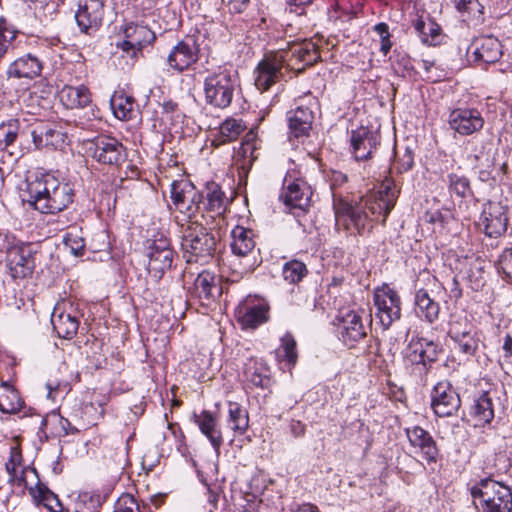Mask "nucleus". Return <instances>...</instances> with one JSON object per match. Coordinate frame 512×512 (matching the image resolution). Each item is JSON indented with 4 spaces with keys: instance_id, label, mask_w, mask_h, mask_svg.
<instances>
[{
    "instance_id": "nucleus-1",
    "label": "nucleus",
    "mask_w": 512,
    "mask_h": 512,
    "mask_svg": "<svg viewBox=\"0 0 512 512\" xmlns=\"http://www.w3.org/2000/svg\"><path fill=\"white\" fill-rule=\"evenodd\" d=\"M320 59V52L311 40L292 43L286 49L266 53L255 70V85L266 91L276 82L285 79L290 71L302 72Z\"/></svg>"
},
{
    "instance_id": "nucleus-2",
    "label": "nucleus",
    "mask_w": 512,
    "mask_h": 512,
    "mask_svg": "<svg viewBox=\"0 0 512 512\" xmlns=\"http://www.w3.org/2000/svg\"><path fill=\"white\" fill-rule=\"evenodd\" d=\"M26 201L44 214H55L67 209L75 198L73 185L64 178L46 173L28 177Z\"/></svg>"
},
{
    "instance_id": "nucleus-3",
    "label": "nucleus",
    "mask_w": 512,
    "mask_h": 512,
    "mask_svg": "<svg viewBox=\"0 0 512 512\" xmlns=\"http://www.w3.org/2000/svg\"><path fill=\"white\" fill-rule=\"evenodd\" d=\"M441 351L432 340L423 337L411 339L405 352L404 367L416 383L426 384L427 376Z\"/></svg>"
},
{
    "instance_id": "nucleus-4",
    "label": "nucleus",
    "mask_w": 512,
    "mask_h": 512,
    "mask_svg": "<svg viewBox=\"0 0 512 512\" xmlns=\"http://www.w3.org/2000/svg\"><path fill=\"white\" fill-rule=\"evenodd\" d=\"M441 351L432 340L423 337L411 339L405 352L404 367L416 383L426 384L427 376Z\"/></svg>"
},
{
    "instance_id": "nucleus-5",
    "label": "nucleus",
    "mask_w": 512,
    "mask_h": 512,
    "mask_svg": "<svg viewBox=\"0 0 512 512\" xmlns=\"http://www.w3.org/2000/svg\"><path fill=\"white\" fill-rule=\"evenodd\" d=\"M181 248L187 263L205 264L213 257L216 239L197 219L183 229Z\"/></svg>"
},
{
    "instance_id": "nucleus-6",
    "label": "nucleus",
    "mask_w": 512,
    "mask_h": 512,
    "mask_svg": "<svg viewBox=\"0 0 512 512\" xmlns=\"http://www.w3.org/2000/svg\"><path fill=\"white\" fill-rule=\"evenodd\" d=\"M470 492L479 512H512V492L498 481L481 479L470 488Z\"/></svg>"
},
{
    "instance_id": "nucleus-7",
    "label": "nucleus",
    "mask_w": 512,
    "mask_h": 512,
    "mask_svg": "<svg viewBox=\"0 0 512 512\" xmlns=\"http://www.w3.org/2000/svg\"><path fill=\"white\" fill-rule=\"evenodd\" d=\"M0 250L6 253V266L13 279H24L32 274L35 267L32 244L13 234L0 233Z\"/></svg>"
},
{
    "instance_id": "nucleus-8",
    "label": "nucleus",
    "mask_w": 512,
    "mask_h": 512,
    "mask_svg": "<svg viewBox=\"0 0 512 512\" xmlns=\"http://www.w3.org/2000/svg\"><path fill=\"white\" fill-rule=\"evenodd\" d=\"M238 86V77L234 71L218 67L204 80L205 100L214 108L225 109L230 106Z\"/></svg>"
},
{
    "instance_id": "nucleus-9",
    "label": "nucleus",
    "mask_w": 512,
    "mask_h": 512,
    "mask_svg": "<svg viewBox=\"0 0 512 512\" xmlns=\"http://www.w3.org/2000/svg\"><path fill=\"white\" fill-rule=\"evenodd\" d=\"M312 194L310 185L303 178L297 177L295 171H291L283 180L279 199L286 210L301 223L300 217L304 216L311 206Z\"/></svg>"
},
{
    "instance_id": "nucleus-10",
    "label": "nucleus",
    "mask_w": 512,
    "mask_h": 512,
    "mask_svg": "<svg viewBox=\"0 0 512 512\" xmlns=\"http://www.w3.org/2000/svg\"><path fill=\"white\" fill-rule=\"evenodd\" d=\"M253 236L252 230L242 226H236L231 231L233 259L230 260L229 266L232 269V281H238L254 270V262L250 259V253L255 247Z\"/></svg>"
},
{
    "instance_id": "nucleus-11",
    "label": "nucleus",
    "mask_w": 512,
    "mask_h": 512,
    "mask_svg": "<svg viewBox=\"0 0 512 512\" xmlns=\"http://www.w3.org/2000/svg\"><path fill=\"white\" fill-rule=\"evenodd\" d=\"M171 200L176 210L187 219L188 224L194 221L202 209L203 193L189 180L173 181L171 184Z\"/></svg>"
},
{
    "instance_id": "nucleus-12",
    "label": "nucleus",
    "mask_w": 512,
    "mask_h": 512,
    "mask_svg": "<svg viewBox=\"0 0 512 512\" xmlns=\"http://www.w3.org/2000/svg\"><path fill=\"white\" fill-rule=\"evenodd\" d=\"M398 191L393 180L386 178L377 192L371 193L359 201L374 222L385 223L387 216L395 206Z\"/></svg>"
},
{
    "instance_id": "nucleus-13",
    "label": "nucleus",
    "mask_w": 512,
    "mask_h": 512,
    "mask_svg": "<svg viewBox=\"0 0 512 512\" xmlns=\"http://www.w3.org/2000/svg\"><path fill=\"white\" fill-rule=\"evenodd\" d=\"M335 220L337 225H342L347 231L356 234H363L373 227V218L366 211L365 206L360 202L351 205L340 201L334 204Z\"/></svg>"
},
{
    "instance_id": "nucleus-14",
    "label": "nucleus",
    "mask_w": 512,
    "mask_h": 512,
    "mask_svg": "<svg viewBox=\"0 0 512 512\" xmlns=\"http://www.w3.org/2000/svg\"><path fill=\"white\" fill-rule=\"evenodd\" d=\"M89 151L94 160L104 165L119 167L127 160L126 148L110 136L96 137L91 141Z\"/></svg>"
},
{
    "instance_id": "nucleus-15",
    "label": "nucleus",
    "mask_w": 512,
    "mask_h": 512,
    "mask_svg": "<svg viewBox=\"0 0 512 512\" xmlns=\"http://www.w3.org/2000/svg\"><path fill=\"white\" fill-rule=\"evenodd\" d=\"M148 273L159 280L164 273L172 267L174 251L170 245V241L160 236L149 242L147 246Z\"/></svg>"
},
{
    "instance_id": "nucleus-16",
    "label": "nucleus",
    "mask_w": 512,
    "mask_h": 512,
    "mask_svg": "<svg viewBox=\"0 0 512 512\" xmlns=\"http://www.w3.org/2000/svg\"><path fill=\"white\" fill-rule=\"evenodd\" d=\"M374 304L376 306V317L382 327L388 329L392 323L401 317V300L398 293L384 285L374 293Z\"/></svg>"
},
{
    "instance_id": "nucleus-17",
    "label": "nucleus",
    "mask_w": 512,
    "mask_h": 512,
    "mask_svg": "<svg viewBox=\"0 0 512 512\" xmlns=\"http://www.w3.org/2000/svg\"><path fill=\"white\" fill-rule=\"evenodd\" d=\"M448 335L456 349L465 356L471 357L477 351L480 341L475 327L466 317L453 318L449 323Z\"/></svg>"
},
{
    "instance_id": "nucleus-18",
    "label": "nucleus",
    "mask_w": 512,
    "mask_h": 512,
    "mask_svg": "<svg viewBox=\"0 0 512 512\" xmlns=\"http://www.w3.org/2000/svg\"><path fill=\"white\" fill-rule=\"evenodd\" d=\"M507 207L501 202L488 201L483 204L479 227L490 238L502 236L508 225Z\"/></svg>"
},
{
    "instance_id": "nucleus-19",
    "label": "nucleus",
    "mask_w": 512,
    "mask_h": 512,
    "mask_svg": "<svg viewBox=\"0 0 512 512\" xmlns=\"http://www.w3.org/2000/svg\"><path fill=\"white\" fill-rule=\"evenodd\" d=\"M460 406V397L449 381L436 383L431 391V407L438 417H450Z\"/></svg>"
},
{
    "instance_id": "nucleus-20",
    "label": "nucleus",
    "mask_w": 512,
    "mask_h": 512,
    "mask_svg": "<svg viewBox=\"0 0 512 512\" xmlns=\"http://www.w3.org/2000/svg\"><path fill=\"white\" fill-rule=\"evenodd\" d=\"M124 40L117 44L127 54L135 57L145 46L150 45L156 39L155 33L147 26L138 23H130L123 29Z\"/></svg>"
},
{
    "instance_id": "nucleus-21",
    "label": "nucleus",
    "mask_w": 512,
    "mask_h": 512,
    "mask_svg": "<svg viewBox=\"0 0 512 512\" xmlns=\"http://www.w3.org/2000/svg\"><path fill=\"white\" fill-rule=\"evenodd\" d=\"M409 444L420 454L427 464L436 463L439 456V449L433 436L422 427L415 425L405 429Z\"/></svg>"
},
{
    "instance_id": "nucleus-22",
    "label": "nucleus",
    "mask_w": 512,
    "mask_h": 512,
    "mask_svg": "<svg viewBox=\"0 0 512 512\" xmlns=\"http://www.w3.org/2000/svg\"><path fill=\"white\" fill-rule=\"evenodd\" d=\"M452 130L462 136L472 135L484 126V118L479 110L474 108H456L448 118Z\"/></svg>"
},
{
    "instance_id": "nucleus-23",
    "label": "nucleus",
    "mask_w": 512,
    "mask_h": 512,
    "mask_svg": "<svg viewBox=\"0 0 512 512\" xmlns=\"http://www.w3.org/2000/svg\"><path fill=\"white\" fill-rule=\"evenodd\" d=\"M43 67L44 63L37 55L26 53L8 65L6 77L8 80L31 81L41 75Z\"/></svg>"
},
{
    "instance_id": "nucleus-24",
    "label": "nucleus",
    "mask_w": 512,
    "mask_h": 512,
    "mask_svg": "<svg viewBox=\"0 0 512 512\" xmlns=\"http://www.w3.org/2000/svg\"><path fill=\"white\" fill-rule=\"evenodd\" d=\"M380 143V137L367 127H359L351 131V152L357 161L368 160Z\"/></svg>"
},
{
    "instance_id": "nucleus-25",
    "label": "nucleus",
    "mask_w": 512,
    "mask_h": 512,
    "mask_svg": "<svg viewBox=\"0 0 512 512\" xmlns=\"http://www.w3.org/2000/svg\"><path fill=\"white\" fill-rule=\"evenodd\" d=\"M339 336L348 347H354L357 342L366 337V327L362 315L356 311H348L338 319Z\"/></svg>"
},
{
    "instance_id": "nucleus-26",
    "label": "nucleus",
    "mask_w": 512,
    "mask_h": 512,
    "mask_svg": "<svg viewBox=\"0 0 512 512\" xmlns=\"http://www.w3.org/2000/svg\"><path fill=\"white\" fill-rule=\"evenodd\" d=\"M103 16L104 6L101 0H86L79 6L75 19L82 32L92 34L101 26Z\"/></svg>"
},
{
    "instance_id": "nucleus-27",
    "label": "nucleus",
    "mask_w": 512,
    "mask_h": 512,
    "mask_svg": "<svg viewBox=\"0 0 512 512\" xmlns=\"http://www.w3.org/2000/svg\"><path fill=\"white\" fill-rule=\"evenodd\" d=\"M199 48L192 38L182 40L170 51L167 62L170 68L178 72L188 69L198 60Z\"/></svg>"
},
{
    "instance_id": "nucleus-28",
    "label": "nucleus",
    "mask_w": 512,
    "mask_h": 512,
    "mask_svg": "<svg viewBox=\"0 0 512 512\" xmlns=\"http://www.w3.org/2000/svg\"><path fill=\"white\" fill-rule=\"evenodd\" d=\"M471 48L474 62L483 64H492L497 62L502 56L501 43L493 36H485L476 39Z\"/></svg>"
},
{
    "instance_id": "nucleus-29",
    "label": "nucleus",
    "mask_w": 512,
    "mask_h": 512,
    "mask_svg": "<svg viewBox=\"0 0 512 512\" xmlns=\"http://www.w3.org/2000/svg\"><path fill=\"white\" fill-rule=\"evenodd\" d=\"M53 329L60 338L72 339L79 328L78 317L72 311H66L56 306L51 315Z\"/></svg>"
},
{
    "instance_id": "nucleus-30",
    "label": "nucleus",
    "mask_w": 512,
    "mask_h": 512,
    "mask_svg": "<svg viewBox=\"0 0 512 512\" xmlns=\"http://www.w3.org/2000/svg\"><path fill=\"white\" fill-rule=\"evenodd\" d=\"M245 381L254 387L267 389L271 386L270 369L261 358H249L244 366Z\"/></svg>"
},
{
    "instance_id": "nucleus-31",
    "label": "nucleus",
    "mask_w": 512,
    "mask_h": 512,
    "mask_svg": "<svg viewBox=\"0 0 512 512\" xmlns=\"http://www.w3.org/2000/svg\"><path fill=\"white\" fill-rule=\"evenodd\" d=\"M288 126L290 136L300 138L308 136L313 122V111L302 105L297 106L294 110L288 112Z\"/></svg>"
},
{
    "instance_id": "nucleus-32",
    "label": "nucleus",
    "mask_w": 512,
    "mask_h": 512,
    "mask_svg": "<svg viewBox=\"0 0 512 512\" xmlns=\"http://www.w3.org/2000/svg\"><path fill=\"white\" fill-rule=\"evenodd\" d=\"M193 293L200 300H215L222 293L218 277L210 271H202L194 281Z\"/></svg>"
},
{
    "instance_id": "nucleus-33",
    "label": "nucleus",
    "mask_w": 512,
    "mask_h": 512,
    "mask_svg": "<svg viewBox=\"0 0 512 512\" xmlns=\"http://www.w3.org/2000/svg\"><path fill=\"white\" fill-rule=\"evenodd\" d=\"M59 97L63 105L69 109L84 108L92 101L90 90L84 85H66L60 90Z\"/></svg>"
},
{
    "instance_id": "nucleus-34",
    "label": "nucleus",
    "mask_w": 512,
    "mask_h": 512,
    "mask_svg": "<svg viewBox=\"0 0 512 512\" xmlns=\"http://www.w3.org/2000/svg\"><path fill=\"white\" fill-rule=\"evenodd\" d=\"M414 302L415 312L420 319L434 323L439 318L440 305L430 297L425 289L416 291Z\"/></svg>"
},
{
    "instance_id": "nucleus-35",
    "label": "nucleus",
    "mask_w": 512,
    "mask_h": 512,
    "mask_svg": "<svg viewBox=\"0 0 512 512\" xmlns=\"http://www.w3.org/2000/svg\"><path fill=\"white\" fill-rule=\"evenodd\" d=\"M195 422L200 431L208 438L216 454L220 453V447L223 444L221 431L217 428V421L209 411H202L195 415Z\"/></svg>"
},
{
    "instance_id": "nucleus-36",
    "label": "nucleus",
    "mask_w": 512,
    "mask_h": 512,
    "mask_svg": "<svg viewBox=\"0 0 512 512\" xmlns=\"http://www.w3.org/2000/svg\"><path fill=\"white\" fill-rule=\"evenodd\" d=\"M226 204L227 198L220 186L215 182L207 183L201 203L203 209L221 215L226 209Z\"/></svg>"
},
{
    "instance_id": "nucleus-37",
    "label": "nucleus",
    "mask_w": 512,
    "mask_h": 512,
    "mask_svg": "<svg viewBox=\"0 0 512 512\" xmlns=\"http://www.w3.org/2000/svg\"><path fill=\"white\" fill-rule=\"evenodd\" d=\"M267 307L263 304H245L238 309V317L245 328H256L267 320Z\"/></svg>"
},
{
    "instance_id": "nucleus-38",
    "label": "nucleus",
    "mask_w": 512,
    "mask_h": 512,
    "mask_svg": "<svg viewBox=\"0 0 512 512\" xmlns=\"http://www.w3.org/2000/svg\"><path fill=\"white\" fill-rule=\"evenodd\" d=\"M110 106L114 115L120 120H130L135 116V100L123 91H117L111 96Z\"/></svg>"
},
{
    "instance_id": "nucleus-39",
    "label": "nucleus",
    "mask_w": 512,
    "mask_h": 512,
    "mask_svg": "<svg viewBox=\"0 0 512 512\" xmlns=\"http://www.w3.org/2000/svg\"><path fill=\"white\" fill-rule=\"evenodd\" d=\"M413 26L422 43L426 45L439 43L441 27L432 19L418 18Z\"/></svg>"
},
{
    "instance_id": "nucleus-40",
    "label": "nucleus",
    "mask_w": 512,
    "mask_h": 512,
    "mask_svg": "<svg viewBox=\"0 0 512 512\" xmlns=\"http://www.w3.org/2000/svg\"><path fill=\"white\" fill-rule=\"evenodd\" d=\"M23 406L18 391L7 382L0 385V411L3 413H17Z\"/></svg>"
},
{
    "instance_id": "nucleus-41",
    "label": "nucleus",
    "mask_w": 512,
    "mask_h": 512,
    "mask_svg": "<svg viewBox=\"0 0 512 512\" xmlns=\"http://www.w3.org/2000/svg\"><path fill=\"white\" fill-rule=\"evenodd\" d=\"M29 493L38 504H42L51 512H59L62 509V504L57 495L40 482L35 487H30Z\"/></svg>"
},
{
    "instance_id": "nucleus-42",
    "label": "nucleus",
    "mask_w": 512,
    "mask_h": 512,
    "mask_svg": "<svg viewBox=\"0 0 512 512\" xmlns=\"http://www.w3.org/2000/svg\"><path fill=\"white\" fill-rule=\"evenodd\" d=\"M228 424L236 434L243 435L249 427L248 411L237 402H229Z\"/></svg>"
},
{
    "instance_id": "nucleus-43",
    "label": "nucleus",
    "mask_w": 512,
    "mask_h": 512,
    "mask_svg": "<svg viewBox=\"0 0 512 512\" xmlns=\"http://www.w3.org/2000/svg\"><path fill=\"white\" fill-rule=\"evenodd\" d=\"M472 414L480 424H487L494 418L493 399L489 392H483L472 407Z\"/></svg>"
},
{
    "instance_id": "nucleus-44",
    "label": "nucleus",
    "mask_w": 512,
    "mask_h": 512,
    "mask_svg": "<svg viewBox=\"0 0 512 512\" xmlns=\"http://www.w3.org/2000/svg\"><path fill=\"white\" fill-rule=\"evenodd\" d=\"M279 354L282 360L286 361L291 368L294 367L298 360L297 343L294 336L290 332H286L280 339Z\"/></svg>"
},
{
    "instance_id": "nucleus-45",
    "label": "nucleus",
    "mask_w": 512,
    "mask_h": 512,
    "mask_svg": "<svg viewBox=\"0 0 512 512\" xmlns=\"http://www.w3.org/2000/svg\"><path fill=\"white\" fill-rule=\"evenodd\" d=\"M308 273L306 265L299 260H290L283 265L282 275L290 284L299 283Z\"/></svg>"
},
{
    "instance_id": "nucleus-46",
    "label": "nucleus",
    "mask_w": 512,
    "mask_h": 512,
    "mask_svg": "<svg viewBox=\"0 0 512 512\" xmlns=\"http://www.w3.org/2000/svg\"><path fill=\"white\" fill-rule=\"evenodd\" d=\"M246 129L242 120L228 118L219 127V135L222 142H231L236 140Z\"/></svg>"
},
{
    "instance_id": "nucleus-47",
    "label": "nucleus",
    "mask_w": 512,
    "mask_h": 512,
    "mask_svg": "<svg viewBox=\"0 0 512 512\" xmlns=\"http://www.w3.org/2000/svg\"><path fill=\"white\" fill-rule=\"evenodd\" d=\"M458 12L477 21L483 20L484 6L479 0H453Z\"/></svg>"
},
{
    "instance_id": "nucleus-48",
    "label": "nucleus",
    "mask_w": 512,
    "mask_h": 512,
    "mask_svg": "<svg viewBox=\"0 0 512 512\" xmlns=\"http://www.w3.org/2000/svg\"><path fill=\"white\" fill-rule=\"evenodd\" d=\"M21 123L17 118H11L0 124V141H4V147L12 145L20 132Z\"/></svg>"
},
{
    "instance_id": "nucleus-49",
    "label": "nucleus",
    "mask_w": 512,
    "mask_h": 512,
    "mask_svg": "<svg viewBox=\"0 0 512 512\" xmlns=\"http://www.w3.org/2000/svg\"><path fill=\"white\" fill-rule=\"evenodd\" d=\"M448 180L449 190L451 193L456 194L460 198H464L470 193V181L467 177L450 173L448 175Z\"/></svg>"
},
{
    "instance_id": "nucleus-50",
    "label": "nucleus",
    "mask_w": 512,
    "mask_h": 512,
    "mask_svg": "<svg viewBox=\"0 0 512 512\" xmlns=\"http://www.w3.org/2000/svg\"><path fill=\"white\" fill-rule=\"evenodd\" d=\"M64 244L74 256H82L85 248L84 239L74 231L66 233Z\"/></svg>"
},
{
    "instance_id": "nucleus-51",
    "label": "nucleus",
    "mask_w": 512,
    "mask_h": 512,
    "mask_svg": "<svg viewBox=\"0 0 512 512\" xmlns=\"http://www.w3.org/2000/svg\"><path fill=\"white\" fill-rule=\"evenodd\" d=\"M374 31L380 37V52L384 56H386L392 48V42L390 40L391 34L389 32V26L386 23L381 22L374 26Z\"/></svg>"
},
{
    "instance_id": "nucleus-52",
    "label": "nucleus",
    "mask_w": 512,
    "mask_h": 512,
    "mask_svg": "<svg viewBox=\"0 0 512 512\" xmlns=\"http://www.w3.org/2000/svg\"><path fill=\"white\" fill-rule=\"evenodd\" d=\"M22 465V454L17 447L10 448V457L8 461L5 463L6 471L9 475V478H12L14 475L18 473V471L23 468Z\"/></svg>"
},
{
    "instance_id": "nucleus-53",
    "label": "nucleus",
    "mask_w": 512,
    "mask_h": 512,
    "mask_svg": "<svg viewBox=\"0 0 512 512\" xmlns=\"http://www.w3.org/2000/svg\"><path fill=\"white\" fill-rule=\"evenodd\" d=\"M114 512H139V505L132 495L123 494L117 500Z\"/></svg>"
},
{
    "instance_id": "nucleus-54",
    "label": "nucleus",
    "mask_w": 512,
    "mask_h": 512,
    "mask_svg": "<svg viewBox=\"0 0 512 512\" xmlns=\"http://www.w3.org/2000/svg\"><path fill=\"white\" fill-rule=\"evenodd\" d=\"M56 133L53 129H45L37 132L36 130L32 131V137L34 144L37 148H42L44 146L53 145L52 138Z\"/></svg>"
},
{
    "instance_id": "nucleus-55",
    "label": "nucleus",
    "mask_w": 512,
    "mask_h": 512,
    "mask_svg": "<svg viewBox=\"0 0 512 512\" xmlns=\"http://www.w3.org/2000/svg\"><path fill=\"white\" fill-rule=\"evenodd\" d=\"M499 270L503 274L512 280V247L506 248L499 257L498 260Z\"/></svg>"
},
{
    "instance_id": "nucleus-56",
    "label": "nucleus",
    "mask_w": 512,
    "mask_h": 512,
    "mask_svg": "<svg viewBox=\"0 0 512 512\" xmlns=\"http://www.w3.org/2000/svg\"><path fill=\"white\" fill-rule=\"evenodd\" d=\"M27 472H31L35 476H37V471L35 468L23 467L18 471V473L16 475H14L12 478H9V483H11L14 486L27 487V482H26V473Z\"/></svg>"
},
{
    "instance_id": "nucleus-57",
    "label": "nucleus",
    "mask_w": 512,
    "mask_h": 512,
    "mask_svg": "<svg viewBox=\"0 0 512 512\" xmlns=\"http://www.w3.org/2000/svg\"><path fill=\"white\" fill-rule=\"evenodd\" d=\"M413 163H414V160H413V155L408 152L406 153L402 159H400L395 165H394V168L397 169L398 172L402 173V172H406L408 171L409 169L412 168L413 166Z\"/></svg>"
},
{
    "instance_id": "nucleus-58",
    "label": "nucleus",
    "mask_w": 512,
    "mask_h": 512,
    "mask_svg": "<svg viewBox=\"0 0 512 512\" xmlns=\"http://www.w3.org/2000/svg\"><path fill=\"white\" fill-rule=\"evenodd\" d=\"M250 4V0H229L227 7L232 13L244 12Z\"/></svg>"
},
{
    "instance_id": "nucleus-59",
    "label": "nucleus",
    "mask_w": 512,
    "mask_h": 512,
    "mask_svg": "<svg viewBox=\"0 0 512 512\" xmlns=\"http://www.w3.org/2000/svg\"><path fill=\"white\" fill-rule=\"evenodd\" d=\"M290 433L295 437H302L305 434L306 426L299 420H292L289 424Z\"/></svg>"
},
{
    "instance_id": "nucleus-60",
    "label": "nucleus",
    "mask_w": 512,
    "mask_h": 512,
    "mask_svg": "<svg viewBox=\"0 0 512 512\" xmlns=\"http://www.w3.org/2000/svg\"><path fill=\"white\" fill-rule=\"evenodd\" d=\"M290 12H297L298 8L310 5L313 0H285Z\"/></svg>"
},
{
    "instance_id": "nucleus-61",
    "label": "nucleus",
    "mask_w": 512,
    "mask_h": 512,
    "mask_svg": "<svg viewBox=\"0 0 512 512\" xmlns=\"http://www.w3.org/2000/svg\"><path fill=\"white\" fill-rule=\"evenodd\" d=\"M347 181V175L340 171H332L331 186H341Z\"/></svg>"
},
{
    "instance_id": "nucleus-62",
    "label": "nucleus",
    "mask_w": 512,
    "mask_h": 512,
    "mask_svg": "<svg viewBox=\"0 0 512 512\" xmlns=\"http://www.w3.org/2000/svg\"><path fill=\"white\" fill-rule=\"evenodd\" d=\"M292 512H319V509L317 506L312 504H303Z\"/></svg>"
},
{
    "instance_id": "nucleus-63",
    "label": "nucleus",
    "mask_w": 512,
    "mask_h": 512,
    "mask_svg": "<svg viewBox=\"0 0 512 512\" xmlns=\"http://www.w3.org/2000/svg\"><path fill=\"white\" fill-rule=\"evenodd\" d=\"M178 105L177 103L173 102V101H167L163 104V110L166 112V113H172L174 112L176 109H177Z\"/></svg>"
},
{
    "instance_id": "nucleus-64",
    "label": "nucleus",
    "mask_w": 512,
    "mask_h": 512,
    "mask_svg": "<svg viewBox=\"0 0 512 512\" xmlns=\"http://www.w3.org/2000/svg\"><path fill=\"white\" fill-rule=\"evenodd\" d=\"M504 350L512 356V338L507 337L503 346Z\"/></svg>"
}]
</instances>
